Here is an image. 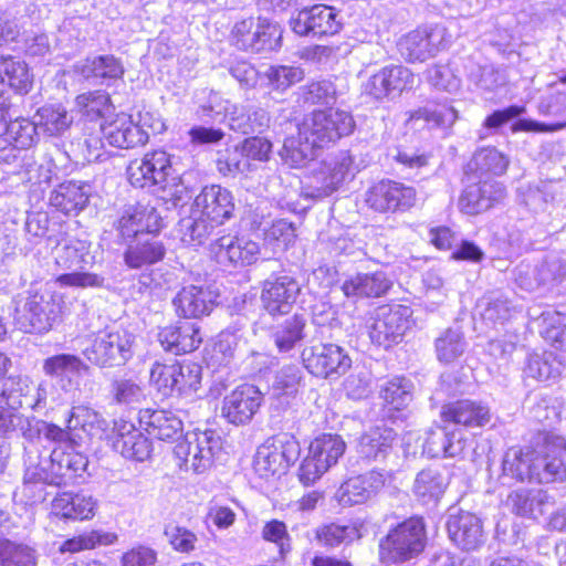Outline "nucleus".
<instances>
[{
	"label": "nucleus",
	"mask_w": 566,
	"mask_h": 566,
	"mask_svg": "<svg viewBox=\"0 0 566 566\" xmlns=\"http://www.w3.org/2000/svg\"><path fill=\"white\" fill-rule=\"evenodd\" d=\"M355 128L353 116L336 107L314 109L296 124V134L286 138L284 151L294 166L313 160L319 150L335 146Z\"/></svg>",
	"instance_id": "1"
},
{
	"label": "nucleus",
	"mask_w": 566,
	"mask_h": 566,
	"mask_svg": "<svg viewBox=\"0 0 566 566\" xmlns=\"http://www.w3.org/2000/svg\"><path fill=\"white\" fill-rule=\"evenodd\" d=\"M440 419L442 424L428 430L423 448L431 457L454 458L463 453L464 440H455V430H450L447 424L463 428L482 427L490 421L491 415L488 407L471 399H457L441 406Z\"/></svg>",
	"instance_id": "2"
},
{
	"label": "nucleus",
	"mask_w": 566,
	"mask_h": 566,
	"mask_svg": "<svg viewBox=\"0 0 566 566\" xmlns=\"http://www.w3.org/2000/svg\"><path fill=\"white\" fill-rule=\"evenodd\" d=\"M128 184L138 189L153 188L165 202L178 205L186 193L181 176L172 165V156L163 148L151 149L126 167Z\"/></svg>",
	"instance_id": "3"
},
{
	"label": "nucleus",
	"mask_w": 566,
	"mask_h": 566,
	"mask_svg": "<svg viewBox=\"0 0 566 566\" xmlns=\"http://www.w3.org/2000/svg\"><path fill=\"white\" fill-rule=\"evenodd\" d=\"M149 134L130 113L114 111L99 122L98 128H91L84 134V147L88 161L101 160L106 154V146L116 149H134L145 146Z\"/></svg>",
	"instance_id": "4"
},
{
	"label": "nucleus",
	"mask_w": 566,
	"mask_h": 566,
	"mask_svg": "<svg viewBox=\"0 0 566 566\" xmlns=\"http://www.w3.org/2000/svg\"><path fill=\"white\" fill-rule=\"evenodd\" d=\"M428 546L427 525L420 515H411L390 526L378 541L381 566H413Z\"/></svg>",
	"instance_id": "5"
},
{
	"label": "nucleus",
	"mask_w": 566,
	"mask_h": 566,
	"mask_svg": "<svg viewBox=\"0 0 566 566\" xmlns=\"http://www.w3.org/2000/svg\"><path fill=\"white\" fill-rule=\"evenodd\" d=\"M347 444L338 433L322 432L313 437L302 458L296 478L303 488L315 485L344 457Z\"/></svg>",
	"instance_id": "6"
},
{
	"label": "nucleus",
	"mask_w": 566,
	"mask_h": 566,
	"mask_svg": "<svg viewBox=\"0 0 566 566\" xmlns=\"http://www.w3.org/2000/svg\"><path fill=\"white\" fill-rule=\"evenodd\" d=\"M65 312L63 295L51 293L46 298L39 291L30 292L23 303L15 306V326L27 334H44L60 322Z\"/></svg>",
	"instance_id": "7"
},
{
	"label": "nucleus",
	"mask_w": 566,
	"mask_h": 566,
	"mask_svg": "<svg viewBox=\"0 0 566 566\" xmlns=\"http://www.w3.org/2000/svg\"><path fill=\"white\" fill-rule=\"evenodd\" d=\"M172 458L180 470L201 473L212 467L222 449V440L214 429L199 430L175 440Z\"/></svg>",
	"instance_id": "8"
},
{
	"label": "nucleus",
	"mask_w": 566,
	"mask_h": 566,
	"mask_svg": "<svg viewBox=\"0 0 566 566\" xmlns=\"http://www.w3.org/2000/svg\"><path fill=\"white\" fill-rule=\"evenodd\" d=\"M417 87L416 73L403 64H387L374 72L361 86V95L384 103L410 93Z\"/></svg>",
	"instance_id": "9"
},
{
	"label": "nucleus",
	"mask_w": 566,
	"mask_h": 566,
	"mask_svg": "<svg viewBox=\"0 0 566 566\" xmlns=\"http://www.w3.org/2000/svg\"><path fill=\"white\" fill-rule=\"evenodd\" d=\"M301 363L314 378L338 379L350 369L352 358L337 344L317 343L303 348Z\"/></svg>",
	"instance_id": "10"
},
{
	"label": "nucleus",
	"mask_w": 566,
	"mask_h": 566,
	"mask_svg": "<svg viewBox=\"0 0 566 566\" xmlns=\"http://www.w3.org/2000/svg\"><path fill=\"white\" fill-rule=\"evenodd\" d=\"M416 201L417 190L413 187L387 178L371 184L365 193L366 207L378 214L406 212Z\"/></svg>",
	"instance_id": "11"
},
{
	"label": "nucleus",
	"mask_w": 566,
	"mask_h": 566,
	"mask_svg": "<svg viewBox=\"0 0 566 566\" xmlns=\"http://www.w3.org/2000/svg\"><path fill=\"white\" fill-rule=\"evenodd\" d=\"M209 256L221 265L251 266L261 259V245L245 233H227L209 244Z\"/></svg>",
	"instance_id": "12"
},
{
	"label": "nucleus",
	"mask_w": 566,
	"mask_h": 566,
	"mask_svg": "<svg viewBox=\"0 0 566 566\" xmlns=\"http://www.w3.org/2000/svg\"><path fill=\"white\" fill-rule=\"evenodd\" d=\"M197 218L191 224V231L203 229L207 226L211 229L222 226L229 220L234 211L233 196L228 190L218 185L205 188L195 200Z\"/></svg>",
	"instance_id": "13"
},
{
	"label": "nucleus",
	"mask_w": 566,
	"mask_h": 566,
	"mask_svg": "<svg viewBox=\"0 0 566 566\" xmlns=\"http://www.w3.org/2000/svg\"><path fill=\"white\" fill-rule=\"evenodd\" d=\"M132 340L120 331H98L91 345L83 350L85 359L93 366L105 368L124 364L130 356Z\"/></svg>",
	"instance_id": "14"
},
{
	"label": "nucleus",
	"mask_w": 566,
	"mask_h": 566,
	"mask_svg": "<svg viewBox=\"0 0 566 566\" xmlns=\"http://www.w3.org/2000/svg\"><path fill=\"white\" fill-rule=\"evenodd\" d=\"M301 291L295 276L289 273L273 274L262 282L261 306L271 317L286 315L295 305Z\"/></svg>",
	"instance_id": "15"
},
{
	"label": "nucleus",
	"mask_w": 566,
	"mask_h": 566,
	"mask_svg": "<svg viewBox=\"0 0 566 566\" xmlns=\"http://www.w3.org/2000/svg\"><path fill=\"white\" fill-rule=\"evenodd\" d=\"M412 310L407 305H392L381 310L368 327L370 340L384 348H390L400 343L411 326Z\"/></svg>",
	"instance_id": "16"
},
{
	"label": "nucleus",
	"mask_w": 566,
	"mask_h": 566,
	"mask_svg": "<svg viewBox=\"0 0 566 566\" xmlns=\"http://www.w3.org/2000/svg\"><path fill=\"white\" fill-rule=\"evenodd\" d=\"M291 25L292 30L301 36L312 35L319 39L334 36L343 29L339 11L322 3L301 9Z\"/></svg>",
	"instance_id": "17"
},
{
	"label": "nucleus",
	"mask_w": 566,
	"mask_h": 566,
	"mask_svg": "<svg viewBox=\"0 0 566 566\" xmlns=\"http://www.w3.org/2000/svg\"><path fill=\"white\" fill-rule=\"evenodd\" d=\"M396 45L407 63L416 64L434 57L444 43L442 32L437 25H420L400 36Z\"/></svg>",
	"instance_id": "18"
},
{
	"label": "nucleus",
	"mask_w": 566,
	"mask_h": 566,
	"mask_svg": "<svg viewBox=\"0 0 566 566\" xmlns=\"http://www.w3.org/2000/svg\"><path fill=\"white\" fill-rule=\"evenodd\" d=\"M541 484L566 480V438L552 431L542 432L536 443Z\"/></svg>",
	"instance_id": "19"
},
{
	"label": "nucleus",
	"mask_w": 566,
	"mask_h": 566,
	"mask_svg": "<svg viewBox=\"0 0 566 566\" xmlns=\"http://www.w3.org/2000/svg\"><path fill=\"white\" fill-rule=\"evenodd\" d=\"M263 402V394L252 384H241L228 392L221 402L220 415L230 424L249 423Z\"/></svg>",
	"instance_id": "20"
},
{
	"label": "nucleus",
	"mask_w": 566,
	"mask_h": 566,
	"mask_svg": "<svg viewBox=\"0 0 566 566\" xmlns=\"http://www.w3.org/2000/svg\"><path fill=\"white\" fill-rule=\"evenodd\" d=\"M219 294L208 285L182 286L171 300L175 315L181 319H201L218 305Z\"/></svg>",
	"instance_id": "21"
},
{
	"label": "nucleus",
	"mask_w": 566,
	"mask_h": 566,
	"mask_svg": "<svg viewBox=\"0 0 566 566\" xmlns=\"http://www.w3.org/2000/svg\"><path fill=\"white\" fill-rule=\"evenodd\" d=\"M166 227L157 207L149 202H137L118 219L117 230L123 239L159 237Z\"/></svg>",
	"instance_id": "22"
},
{
	"label": "nucleus",
	"mask_w": 566,
	"mask_h": 566,
	"mask_svg": "<svg viewBox=\"0 0 566 566\" xmlns=\"http://www.w3.org/2000/svg\"><path fill=\"white\" fill-rule=\"evenodd\" d=\"M157 340L164 352L182 356L199 349L203 336L197 323L184 319L159 327Z\"/></svg>",
	"instance_id": "23"
},
{
	"label": "nucleus",
	"mask_w": 566,
	"mask_h": 566,
	"mask_svg": "<svg viewBox=\"0 0 566 566\" xmlns=\"http://www.w3.org/2000/svg\"><path fill=\"white\" fill-rule=\"evenodd\" d=\"M502 473L518 482L541 484L536 444L511 447L506 450L502 460Z\"/></svg>",
	"instance_id": "24"
},
{
	"label": "nucleus",
	"mask_w": 566,
	"mask_h": 566,
	"mask_svg": "<svg viewBox=\"0 0 566 566\" xmlns=\"http://www.w3.org/2000/svg\"><path fill=\"white\" fill-rule=\"evenodd\" d=\"M138 422L149 437L163 442L172 443L182 437L184 423L181 419L167 409H140Z\"/></svg>",
	"instance_id": "25"
},
{
	"label": "nucleus",
	"mask_w": 566,
	"mask_h": 566,
	"mask_svg": "<svg viewBox=\"0 0 566 566\" xmlns=\"http://www.w3.org/2000/svg\"><path fill=\"white\" fill-rule=\"evenodd\" d=\"M112 447L124 458L138 462L150 459L153 453L149 438L136 429L133 423L125 421L115 426Z\"/></svg>",
	"instance_id": "26"
},
{
	"label": "nucleus",
	"mask_w": 566,
	"mask_h": 566,
	"mask_svg": "<svg viewBox=\"0 0 566 566\" xmlns=\"http://www.w3.org/2000/svg\"><path fill=\"white\" fill-rule=\"evenodd\" d=\"M392 287V282L388 274L381 270L370 273H355L344 280L340 291L346 297L379 298L385 296Z\"/></svg>",
	"instance_id": "27"
},
{
	"label": "nucleus",
	"mask_w": 566,
	"mask_h": 566,
	"mask_svg": "<svg viewBox=\"0 0 566 566\" xmlns=\"http://www.w3.org/2000/svg\"><path fill=\"white\" fill-rule=\"evenodd\" d=\"M447 530L450 539L463 551L479 548L484 542V532L481 520L473 513L459 512L452 515Z\"/></svg>",
	"instance_id": "28"
},
{
	"label": "nucleus",
	"mask_w": 566,
	"mask_h": 566,
	"mask_svg": "<svg viewBox=\"0 0 566 566\" xmlns=\"http://www.w3.org/2000/svg\"><path fill=\"white\" fill-rule=\"evenodd\" d=\"M51 510L52 514L60 520L82 522L95 516L97 502L92 496L62 492L53 499Z\"/></svg>",
	"instance_id": "29"
},
{
	"label": "nucleus",
	"mask_w": 566,
	"mask_h": 566,
	"mask_svg": "<svg viewBox=\"0 0 566 566\" xmlns=\"http://www.w3.org/2000/svg\"><path fill=\"white\" fill-rule=\"evenodd\" d=\"M384 485V476L377 471L349 476L339 488V501L347 505L363 504Z\"/></svg>",
	"instance_id": "30"
},
{
	"label": "nucleus",
	"mask_w": 566,
	"mask_h": 566,
	"mask_svg": "<svg viewBox=\"0 0 566 566\" xmlns=\"http://www.w3.org/2000/svg\"><path fill=\"white\" fill-rule=\"evenodd\" d=\"M534 322L543 342L555 353L566 354V312L546 310Z\"/></svg>",
	"instance_id": "31"
},
{
	"label": "nucleus",
	"mask_w": 566,
	"mask_h": 566,
	"mask_svg": "<svg viewBox=\"0 0 566 566\" xmlns=\"http://www.w3.org/2000/svg\"><path fill=\"white\" fill-rule=\"evenodd\" d=\"M75 112L88 123H98L114 113L116 106L108 92L92 90L80 93L74 98Z\"/></svg>",
	"instance_id": "32"
},
{
	"label": "nucleus",
	"mask_w": 566,
	"mask_h": 566,
	"mask_svg": "<svg viewBox=\"0 0 566 566\" xmlns=\"http://www.w3.org/2000/svg\"><path fill=\"white\" fill-rule=\"evenodd\" d=\"M158 237L132 238L124 252V262L129 269L149 266L164 260L166 248Z\"/></svg>",
	"instance_id": "33"
},
{
	"label": "nucleus",
	"mask_w": 566,
	"mask_h": 566,
	"mask_svg": "<svg viewBox=\"0 0 566 566\" xmlns=\"http://www.w3.org/2000/svg\"><path fill=\"white\" fill-rule=\"evenodd\" d=\"M381 412L386 420L396 423L405 422L409 416L410 396L397 379L387 381L379 391Z\"/></svg>",
	"instance_id": "34"
},
{
	"label": "nucleus",
	"mask_w": 566,
	"mask_h": 566,
	"mask_svg": "<svg viewBox=\"0 0 566 566\" xmlns=\"http://www.w3.org/2000/svg\"><path fill=\"white\" fill-rule=\"evenodd\" d=\"M307 321L303 314L295 313L277 323L271 337L279 353H289L306 337Z\"/></svg>",
	"instance_id": "35"
},
{
	"label": "nucleus",
	"mask_w": 566,
	"mask_h": 566,
	"mask_svg": "<svg viewBox=\"0 0 566 566\" xmlns=\"http://www.w3.org/2000/svg\"><path fill=\"white\" fill-rule=\"evenodd\" d=\"M361 526V523L358 522L347 524L323 523L314 530V539L323 547H338L344 543L360 539L363 536Z\"/></svg>",
	"instance_id": "36"
},
{
	"label": "nucleus",
	"mask_w": 566,
	"mask_h": 566,
	"mask_svg": "<svg viewBox=\"0 0 566 566\" xmlns=\"http://www.w3.org/2000/svg\"><path fill=\"white\" fill-rule=\"evenodd\" d=\"M397 433L387 427L377 426L363 433L359 442V453L367 460L385 457L392 448Z\"/></svg>",
	"instance_id": "37"
},
{
	"label": "nucleus",
	"mask_w": 566,
	"mask_h": 566,
	"mask_svg": "<svg viewBox=\"0 0 566 566\" xmlns=\"http://www.w3.org/2000/svg\"><path fill=\"white\" fill-rule=\"evenodd\" d=\"M117 541L113 532L91 530L66 538L59 546L61 554H76L83 551H93L99 546H108Z\"/></svg>",
	"instance_id": "38"
},
{
	"label": "nucleus",
	"mask_w": 566,
	"mask_h": 566,
	"mask_svg": "<svg viewBox=\"0 0 566 566\" xmlns=\"http://www.w3.org/2000/svg\"><path fill=\"white\" fill-rule=\"evenodd\" d=\"M253 469L260 478L269 479L284 474L290 467L268 438L256 451Z\"/></svg>",
	"instance_id": "39"
},
{
	"label": "nucleus",
	"mask_w": 566,
	"mask_h": 566,
	"mask_svg": "<svg viewBox=\"0 0 566 566\" xmlns=\"http://www.w3.org/2000/svg\"><path fill=\"white\" fill-rule=\"evenodd\" d=\"M85 77L102 81H118L125 74V67L119 57L113 54L97 55L86 59L82 67Z\"/></svg>",
	"instance_id": "40"
},
{
	"label": "nucleus",
	"mask_w": 566,
	"mask_h": 566,
	"mask_svg": "<svg viewBox=\"0 0 566 566\" xmlns=\"http://www.w3.org/2000/svg\"><path fill=\"white\" fill-rule=\"evenodd\" d=\"M0 82L7 84L15 94L25 95L33 87V75L24 62L9 57L0 65Z\"/></svg>",
	"instance_id": "41"
},
{
	"label": "nucleus",
	"mask_w": 566,
	"mask_h": 566,
	"mask_svg": "<svg viewBox=\"0 0 566 566\" xmlns=\"http://www.w3.org/2000/svg\"><path fill=\"white\" fill-rule=\"evenodd\" d=\"M0 566H36V552L33 547L0 537Z\"/></svg>",
	"instance_id": "42"
},
{
	"label": "nucleus",
	"mask_w": 566,
	"mask_h": 566,
	"mask_svg": "<svg viewBox=\"0 0 566 566\" xmlns=\"http://www.w3.org/2000/svg\"><path fill=\"white\" fill-rule=\"evenodd\" d=\"M176 369L174 395L187 396L197 392L201 386V366L195 361L176 360Z\"/></svg>",
	"instance_id": "43"
},
{
	"label": "nucleus",
	"mask_w": 566,
	"mask_h": 566,
	"mask_svg": "<svg viewBox=\"0 0 566 566\" xmlns=\"http://www.w3.org/2000/svg\"><path fill=\"white\" fill-rule=\"evenodd\" d=\"M447 482L442 473L434 469H424L416 478L413 492L423 501L438 500L444 492Z\"/></svg>",
	"instance_id": "44"
},
{
	"label": "nucleus",
	"mask_w": 566,
	"mask_h": 566,
	"mask_svg": "<svg viewBox=\"0 0 566 566\" xmlns=\"http://www.w3.org/2000/svg\"><path fill=\"white\" fill-rule=\"evenodd\" d=\"M176 373V360L155 361L149 371V384L163 397H172Z\"/></svg>",
	"instance_id": "45"
},
{
	"label": "nucleus",
	"mask_w": 566,
	"mask_h": 566,
	"mask_svg": "<svg viewBox=\"0 0 566 566\" xmlns=\"http://www.w3.org/2000/svg\"><path fill=\"white\" fill-rule=\"evenodd\" d=\"M270 87L283 93L304 80V70L294 65H272L266 71Z\"/></svg>",
	"instance_id": "46"
},
{
	"label": "nucleus",
	"mask_w": 566,
	"mask_h": 566,
	"mask_svg": "<svg viewBox=\"0 0 566 566\" xmlns=\"http://www.w3.org/2000/svg\"><path fill=\"white\" fill-rule=\"evenodd\" d=\"M463 335L452 328H447L434 343L437 357L442 363H452L464 352Z\"/></svg>",
	"instance_id": "47"
},
{
	"label": "nucleus",
	"mask_w": 566,
	"mask_h": 566,
	"mask_svg": "<svg viewBox=\"0 0 566 566\" xmlns=\"http://www.w3.org/2000/svg\"><path fill=\"white\" fill-rule=\"evenodd\" d=\"M560 361L552 353L533 354L527 359L528 376L537 380H548L559 376Z\"/></svg>",
	"instance_id": "48"
},
{
	"label": "nucleus",
	"mask_w": 566,
	"mask_h": 566,
	"mask_svg": "<svg viewBox=\"0 0 566 566\" xmlns=\"http://www.w3.org/2000/svg\"><path fill=\"white\" fill-rule=\"evenodd\" d=\"M261 537L264 542L274 544L281 557H285L292 549V538L287 525L281 520L272 518L265 522L261 531Z\"/></svg>",
	"instance_id": "49"
},
{
	"label": "nucleus",
	"mask_w": 566,
	"mask_h": 566,
	"mask_svg": "<svg viewBox=\"0 0 566 566\" xmlns=\"http://www.w3.org/2000/svg\"><path fill=\"white\" fill-rule=\"evenodd\" d=\"M43 370L50 377H57L67 373L87 370V366L76 355L57 354L44 359Z\"/></svg>",
	"instance_id": "50"
},
{
	"label": "nucleus",
	"mask_w": 566,
	"mask_h": 566,
	"mask_svg": "<svg viewBox=\"0 0 566 566\" xmlns=\"http://www.w3.org/2000/svg\"><path fill=\"white\" fill-rule=\"evenodd\" d=\"M255 25L252 17L235 22L228 36L229 44L238 51L253 53Z\"/></svg>",
	"instance_id": "51"
},
{
	"label": "nucleus",
	"mask_w": 566,
	"mask_h": 566,
	"mask_svg": "<svg viewBox=\"0 0 566 566\" xmlns=\"http://www.w3.org/2000/svg\"><path fill=\"white\" fill-rule=\"evenodd\" d=\"M164 534L175 552L189 554L196 548L198 542L197 534L185 526L177 523H168L165 525Z\"/></svg>",
	"instance_id": "52"
},
{
	"label": "nucleus",
	"mask_w": 566,
	"mask_h": 566,
	"mask_svg": "<svg viewBox=\"0 0 566 566\" xmlns=\"http://www.w3.org/2000/svg\"><path fill=\"white\" fill-rule=\"evenodd\" d=\"M253 53L274 51L281 45L282 31L276 23L256 22Z\"/></svg>",
	"instance_id": "53"
},
{
	"label": "nucleus",
	"mask_w": 566,
	"mask_h": 566,
	"mask_svg": "<svg viewBox=\"0 0 566 566\" xmlns=\"http://www.w3.org/2000/svg\"><path fill=\"white\" fill-rule=\"evenodd\" d=\"M264 241L273 248L286 250L296 239L295 228L292 222L279 219L273 221L264 230Z\"/></svg>",
	"instance_id": "54"
},
{
	"label": "nucleus",
	"mask_w": 566,
	"mask_h": 566,
	"mask_svg": "<svg viewBox=\"0 0 566 566\" xmlns=\"http://www.w3.org/2000/svg\"><path fill=\"white\" fill-rule=\"evenodd\" d=\"M39 124L51 133L57 134L69 128L70 120L66 109L62 105L49 104L36 112Z\"/></svg>",
	"instance_id": "55"
},
{
	"label": "nucleus",
	"mask_w": 566,
	"mask_h": 566,
	"mask_svg": "<svg viewBox=\"0 0 566 566\" xmlns=\"http://www.w3.org/2000/svg\"><path fill=\"white\" fill-rule=\"evenodd\" d=\"M350 165L344 160L336 161L333 165L322 168L317 177L322 182V190L324 193L329 195L336 191L339 186L346 180L349 174Z\"/></svg>",
	"instance_id": "56"
},
{
	"label": "nucleus",
	"mask_w": 566,
	"mask_h": 566,
	"mask_svg": "<svg viewBox=\"0 0 566 566\" xmlns=\"http://www.w3.org/2000/svg\"><path fill=\"white\" fill-rule=\"evenodd\" d=\"M272 143L266 137L250 136L240 145V153L248 161L265 163L272 154Z\"/></svg>",
	"instance_id": "57"
},
{
	"label": "nucleus",
	"mask_w": 566,
	"mask_h": 566,
	"mask_svg": "<svg viewBox=\"0 0 566 566\" xmlns=\"http://www.w3.org/2000/svg\"><path fill=\"white\" fill-rule=\"evenodd\" d=\"M86 255L87 251L80 241H69L60 249L55 264L61 269L81 268Z\"/></svg>",
	"instance_id": "58"
},
{
	"label": "nucleus",
	"mask_w": 566,
	"mask_h": 566,
	"mask_svg": "<svg viewBox=\"0 0 566 566\" xmlns=\"http://www.w3.org/2000/svg\"><path fill=\"white\" fill-rule=\"evenodd\" d=\"M291 468L300 458L301 444L294 433L280 432L269 438Z\"/></svg>",
	"instance_id": "59"
},
{
	"label": "nucleus",
	"mask_w": 566,
	"mask_h": 566,
	"mask_svg": "<svg viewBox=\"0 0 566 566\" xmlns=\"http://www.w3.org/2000/svg\"><path fill=\"white\" fill-rule=\"evenodd\" d=\"M55 283L67 287H101L104 284V277L91 272H71L57 275Z\"/></svg>",
	"instance_id": "60"
},
{
	"label": "nucleus",
	"mask_w": 566,
	"mask_h": 566,
	"mask_svg": "<svg viewBox=\"0 0 566 566\" xmlns=\"http://www.w3.org/2000/svg\"><path fill=\"white\" fill-rule=\"evenodd\" d=\"M33 128L25 118L9 119L8 139L9 148H25L32 143Z\"/></svg>",
	"instance_id": "61"
},
{
	"label": "nucleus",
	"mask_w": 566,
	"mask_h": 566,
	"mask_svg": "<svg viewBox=\"0 0 566 566\" xmlns=\"http://www.w3.org/2000/svg\"><path fill=\"white\" fill-rule=\"evenodd\" d=\"M142 395V387L133 379H116L112 384V396L117 403H130Z\"/></svg>",
	"instance_id": "62"
},
{
	"label": "nucleus",
	"mask_w": 566,
	"mask_h": 566,
	"mask_svg": "<svg viewBox=\"0 0 566 566\" xmlns=\"http://www.w3.org/2000/svg\"><path fill=\"white\" fill-rule=\"evenodd\" d=\"M156 560V552L142 545L128 549L120 557L122 566H154Z\"/></svg>",
	"instance_id": "63"
},
{
	"label": "nucleus",
	"mask_w": 566,
	"mask_h": 566,
	"mask_svg": "<svg viewBox=\"0 0 566 566\" xmlns=\"http://www.w3.org/2000/svg\"><path fill=\"white\" fill-rule=\"evenodd\" d=\"M206 518L218 530H226L234 524L237 514L229 506L214 504L209 507Z\"/></svg>",
	"instance_id": "64"
}]
</instances>
